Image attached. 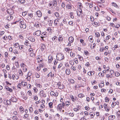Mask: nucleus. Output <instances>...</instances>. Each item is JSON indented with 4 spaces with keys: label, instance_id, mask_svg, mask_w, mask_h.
<instances>
[{
    "label": "nucleus",
    "instance_id": "obj_1",
    "mask_svg": "<svg viewBox=\"0 0 120 120\" xmlns=\"http://www.w3.org/2000/svg\"><path fill=\"white\" fill-rule=\"evenodd\" d=\"M18 21H19V24L20 25V26L21 28H23V29H25L26 28V24L24 23L23 19H20V20H18Z\"/></svg>",
    "mask_w": 120,
    "mask_h": 120
},
{
    "label": "nucleus",
    "instance_id": "obj_2",
    "mask_svg": "<svg viewBox=\"0 0 120 120\" xmlns=\"http://www.w3.org/2000/svg\"><path fill=\"white\" fill-rule=\"evenodd\" d=\"M56 57L57 60H61L64 59V55L61 54H57Z\"/></svg>",
    "mask_w": 120,
    "mask_h": 120
},
{
    "label": "nucleus",
    "instance_id": "obj_3",
    "mask_svg": "<svg viewBox=\"0 0 120 120\" xmlns=\"http://www.w3.org/2000/svg\"><path fill=\"white\" fill-rule=\"evenodd\" d=\"M62 106L61 104H59L57 106V110L61 112L62 108Z\"/></svg>",
    "mask_w": 120,
    "mask_h": 120
},
{
    "label": "nucleus",
    "instance_id": "obj_4",
    "mask_svg": "<svg viewBox=\"0 0 120 120\" xmlns=\"http://www.w3.org/2000/svg\"><path fill=\"white\" fill-rule=\"evenodd\" d=\"M41 34V32L40 30H37L36 31L35 33H34V35H36L37 36H39Z\"/></svg>",
    "mask_w": 120,
    "mask_h": 120
},
{
    "label": "nucleus",
    "instance_id": "obj_5",
    "mask_svg": "<svg viewBox=\"0 0 120 120\" xmlns=\"http://www.w3.org/2000/svg\"><path fill=\"white\" fill-rule=\"evenodd\" d=\"M11 101L13 102H16L17 101V99L15 97H12L11 98Z\"/></svg>",
    "mask_w": 120,
    "mask_h": 120
},
{
    "label": "nucleus",
    "instance_id": "obj_6",
    "mask_svg": "<svg viewBox=\"0 0 120 120\" xmlns=\"http://www.w3.org/2000/svg\"><path fill=\"white\" fill-rule=\"evenodd\" d=\"M36 14L38 17H41L42 15L41 12L40 11H38L36 12Z\"/></svg>",
    "mask_w": 120,
    "mask_h": 120
},
{
    "label": "nucleus",
    "instance_id": "obj_7",
    "mask_svg": "<svg viewBox=\"0 0 120 120\" xmlns=\"http://www.w3.org/2000/svg\"><path fill=\"white\" fill-rule=\"evenodd\" d=\"M5 88L7 91H9L10 92H12L13 91L12 89L8 87V86H6Z\"/></svg>",
    "mask_w": 120,
    "mask_h": 120
},
{
    "label": "nucleus",
    "instance_id": "obj_8",
    "mask_svg": "<svg viewBox=\"0 0 120 120\" xmlns=\"http://www.w3.org/2000/svg\"><path fill=\"white\" fill-rule=\"evenodd\" d=\"M68 40L70 42L72 43L74 41V38L73 37H70L69 38Z\"/></svg>",
    "mask_w": 120,
    "mask_h": 120
},
{
    "label": "nucleus",
    "instance_id": "obj_9",
    "mask_svg": "<svg viewBox=\"0 0 120 120\" xmlns=\"http://www.w3.org/2000/svg\"><path fill=\"white\" fill-rule=\"evenodd\" d=\"M19 78V76L16 75L15 76V75H13L12 76V79L13 80H14L15 79H18Z\"/></svg>",
    "mask_w": 120,
    "mask_h": 120
},
{
    "label": "nucleus",
    "instance_id": "obj_10",
    "mask_svg": "<svg viewBox=\"0 0 120 120\" xmlns=\"http://www.w3.org/2000/svg\"><path fill=\"white\" fill-rule=\"evenodd\" d=\"M59 21L58 19H56L54 21V24L55 26H57L58 23L59 22Z\"/></svg>",
    "mask_w": 120,
    "mask_h": 120
},
{
    "label": "nucleus",
    "instance_id": "obj_11",
    "mask_svg": "<svg viewBox=\"0 0 120 120\" xmlns=\"http://www.w3.org/2000/svg\"><path fill=\"white\" fill-rule=\"evenodd\" d=\"M58 40L60 42L63 41V38L61 35H60L58 38Z\"/></svg>",
    "mask_w": 120,
    "mask_h": 120
},
{
    "label": "nucleus",
    "instance_id": "obj_12",
    "mask_svg": "<svg viewBox=\"0 0 120 120\" xmlns=\"http://www.w3.org/2000/svg\"><path fill=\"white\" fill-rule=\"evenodd\" d=\"M46 47L45 45L44 44H41V50H43L44 49H45Z\"/></svg>",
    "mask_w": 120,
    "mask_h": 120
},
{
    "label": "nucleus",
    "instance_id": "obj_13",
    "mask_svg": "<svg viewBox=\"0 0 120 120\" xmlns=\"http://www.w3.org/2000/svg\"><path fill=\"white\" fill-rule=\"evenodd\" d=\"M12 19V17L11 15H9L8 17L6 18V19L8 21H10L11 19Z\"/></svg>",
    "mask_w": 120,
    "mask_h": 120
},
{
    "label": "nucleus",
    "instance_id": "obj_14",
    "mask_svg": "<svg viewBox=\"0 0 120 120\" xmlns=\"http://www.w3.org/2000/svg\"><path fill=\"white\" fill-rule=\"evenodd\" d=\"M53 5L54 6H56L57 4V1H53L52 2Z\"/></svg>",
    "mask_w": 120,
    "mask_h": 120
},
{
    "label": "nucleus",
    "instance_id": "obj_15",
    "mask_svg": "<svg viewBox=\"0 0 120 120\" xmlns=\"http://www.w3.org/2000/svg\"><path fill=\"white\" fill-rule=\"evenodd\" d=\"M71 72L70 69H67L66 70V73L67 75H69L70 73Z\"/></svg>",
    "mask_w": 120,
    "mask_h": 120
},
{
    "label": "nucleus",
    "instance_id": "obj_16",
    "mask_svg": "<svg viewBox=\"0 0 120 120\" xmlns=\"http://www.w3.org/2000/svg\"><path fill=\"white\" fill-rule=\"evenodd\" d=\"M27 67L25 65L24 66H23V67L22 68L23 70L24 71L26 72L27 71Z\"/></svg>",
    "mask_w": 120,
    "mask_h": 120
},
{
    "label": "nucleus",
    "instance_id": "obj_17",
    "mask_svg": "<svg viewBox=\"0 0 120 120\" xmlns=\"http://www.w3.org/2000/svg\"><path fill=\"white\" fill-rule=\"evenodd\" d=\"M53 103L52 102H50L49 103V107L50 108H52L53 106Z\"/></svg>",
    "mask_w": 120,
    "mask_h": 120
},
{
    "label": "nucleus",
    "instance_id": "obj_18",
    "mask_svg": "<svg viewBox=\"0 0 120 120\" xmlns=\"http://www.w3.org/2000/svg\"><path fill=\"white\" fill-rule=\"evenodd\" d=\"M80 42L82 44V45H86V44L85 43H84V40L82 39H81L80 40Z\"/></svg>",
    "mask_w": 120,
    "mask_h": 120
},
{
    "label": "nucleus",
    "instance_id": "obj_19",
    "mask_svg": "<svg viewBox=\"0 0 120 120\" xmlns=\"http://www.w3.org/2000/svg\"><path fill=\"white\" fill-rule=\"evenodd\" d=\"M19 74L21 76H22L23 75V73L21 69H19Z\"/></svg>",
    "mask_w": 120,
    "mask_h": 120
},
{
    "label": "nucleus",
    "instance_id": "obj_20",
    "mask_svg": "<svg viewBox=\"0 0 120 120\" xmlns=\"http://www.w3.org/2000/svg\"><path fill=\"white\" fill-rule=\"evenodd\" d=\"M78 96L79 98H82L83 97H84L85 96V95H84L83 94H79Z\"/></svg>",
    "mask_w": 120,
    "mask_h": 120
},
{
    "label": "nucleus",
    "instance_id": "obj_21",
    "mask_svg": "<svg viewBox=\"0 0 120 120\" xmlns=\"http://www.w3.org/2000/svg\"><path fill=\"white\" fill-rule=\"evenodd\" d=\"M15 66H16L17 68H19V65L18 62H15Z\"/></svg>",
    "mask_w": 120,
    "mask_h": 120
},
{
    "label": "nucleus",
    "instance_id": "obj_22",
    "mask_svg": "<svg viewBox=\"0 0 120 120\" xmlns=\"http://www.w3.org/2000/svg\"><path fill=\"white\" fill-rule=\"evenodd\" d=\"M117 103L116 102H113L112 104V107L113 108L116 105Z\"/></svg>",
    "mask_w": 120,
    "mask_h": 120
},
{
    "label": "nucleus",
    "instance_id": "obj_23",
    "mask_svg": "<svg viewBox=\"0 0 120 120\" xmlns=\"http://www.w3.org/2000/svg\"><path fill=\"white\" fill-rule=\"evenodd\" d=\"M30 41L32 42H34L35 41V39L33 37H31L29 38V39Z\"/></svg>",
    "mask_w": 120,
    "mask_h": 120
},
{
    "label": "nucleus",
    "instance_id": "obj_24",
    "mask_svg": "<svg viewBox=\"0 0 120 120\" xmlns=\"http://www.w3.org/2000/svg\"><path fill=\"white\" fill-rule=\"evenodd\" d=\"M93 24H94L95 26H98L100 25V24L99 23H98L96 22H94Z\"/></svg>",
    "mask_w": 120,
    "mask_h": 120
},
{
    "label": "nucleus",
    "instance_id": "obj_25",
    "mask_svg": "<svg viewBox=\"0 0 120 120\" xmlns=\"http://www.w3.org/2000/svg\"><path fill=\"white\" fill-rule=\"evenodd\" d=\"M104 84L103 83H101L99 85V87L101 88L102 87L104 86Z\"/></svg>",
    "mask_w": 120,
    "mask_h": 120
},
{
    "label": "nucleus",
    "instance_id": "obj_26",
    "mask_svg": "<svg viewBox=\"0 0 120 120\" xmlns=\"http://www.w3.org/2000/svg\"><path fill=\"white\" fill-rule=\"evenodd\" d=\"M58 38L56 36H54L53 38H52V40L53 41H54L55 40H56Z\"/></svg>",
    "mask_w": 120,
    "mask_h": 120
},
{
    "label": "nucleus",
    "instance_id": "obj_27",
    "mask_svg": "<svg viewBox=\"0 0 120 120\" xmlns=\"http://www.w3.org/2000/svg\"><path fill=\"white\" fill-rule=\"evenodd\" d=\"M72 5H70L69 4H67L66 6L67 8L69 9H71L72 8Z\"/></svg>",
    "mask_w": 120,
    "mask_h": 120
},
{
    "label": "nucleus",
    "instance_id": "obj_28",
    "mask_svg": "<svg viewBox=\"0 0 120 120\" xmlns=\"http://www.w3.org/2000/svg\"><path fill=\"white\" fill-rule=\"evenodd\" d=\"M22 96L23 99L24 100H26L27 99V97H26V95H25L24 94L22 95Z\"/></svg>",
    "mask_w": 120,
    "mask_h": 120
},
{
    "label": "nucleus",
    "instance_id": "obj_29",
    "mask_svg": "<svg viewBox=\"0 0 120 120\" xmlns=\"http://www.w3.org/2000/svg\"><path fill=\"white\" fill-rule=\"evenodd\" d=\"M112 5L114 7H116L117 8H118V6L117 5L116 3L113 2L112 3Z\"/></svg>",
    "mask_w": 120,
    "mask_h": 120
},
{
    "label": "nucleus",
    "instance_id": "obj_30",
    "mask_svg": "<svg viewBox=\"0 0 120 120\" xmlns=\"http://www.w3.org/2000/svg\"><path fill=\"white\" fill-rule=\"evenodd\" d=\"M65 104L66 106L67 107H68L69 105L70 104V102L68 101H67L66 102Z\"/></svg>",
    "mask_w": 120,
    "mask_h": 120
},
{
    "label": "nucleus",
    "instance_id": "obj_31",
    "mask_svg": "<svg viewBox=\"0 0 120 120\" xmlns=\"http://www.w3.org/2000/svg\"><path fill=\"white\" fill-rule=\"evenodd\" d=\"M79 12L80 14H79V12H78H78L77 13V15L79 16H80V15H82V11H79Z\"/></svg>",
    "mask_w": 120,
    "mask_h": 120
},
{
    "label": "nucleus",
    "instance_id": "obj_32",
    "mask_svg": "<svg viewBox=\"0 0 120 120\" xmlns=\"http://www.w3.org/2000/svg\"><path fill=\"white\" fill-rule=\"evenodd\" d=\"M55 16L57 18H58L59 17V13L58 12H55Z\"/></svg>",
    "mask_w": 120,
    "mask_h": 120
},
{
    "label": "nucleus",
    "instance_id": "obj_33",
    "mask_svg": "<svg viewBox=\"0 0 120 120\" xmlns=\"http://www.w3.org/2000/svg\"><path fill=\"white\" fill-rule=\"evenodd\" d=\"M36 77L37 78H38L40 77V75L37 73H36L35 74Z\"/></svg>",
    "mask_w": 120,
    "mask_h": 120
},
{
    "label": "nucleus",
    "instance_id": "obj_34",
    "mask_svg": "<svg viewBox=\"0 0 120 120\" xmlns=\"http://www.w3.org/2000/svg\"><path fill=\"white\" fill-rule=\"evenodd\" d=\"M19 0L21 4L25 3L26 2L25 0Z\"/></svg>",
    "mask_w": 120,
    "mask_h": 120
},
{
    "label": "nucleus",
    "instance_id": "obj_35",
    "mask_svg": "<svg viewBox=\"0 0 120 120\" xmlns=\"http://www.w3.org/2000/svg\"><path fill=\"white\" fill-rule=\"evenodd\" d=\"M14 46L15 48H17L19 46V45L18 43H16L14 45Z\"/></svg>",
    "mask_w": 120,
    "mask_h": 120
},
{
    "label": "nucleus",
    "instance_id": "obj_36",
    "mask_svg": "<svg viewBox=\"0 0 120 120\" xmlns=\"http://www.w3.org/2000/svg\"><path fill=\"white\" fill-rule=\"evenodd\" d=\"M6 105H11V102L9 100H7L6 101Z\"/></svg>",
    "mask_w": 120,
    "mask_h": 120
},
{
    "label": "nucleus",
    "instance_id": "obj_37",
    "mask_svg": "<svg viewBox=\"0 0 120 120\" xmlns=\"http://www.w3.org/2000/svg\"><path fill=\"white\" fill-rule=\"evenodd\" d=\"M12 119L14 120H18V119L16 116H13L12 117Z\"/></svg>",
    "mask_w": 120,
    "mask_h": 120
},
{
    "label": "nucleus",
    "instance_id": "obj_38",
    "mask_svg": "<svg viewBox=\"0 0 120 120\" xmlns=\"http://www.w3.org/2000/svg\"><path fill=\"white\" fill-rule=\"evenodd\" d=\"M70 48H66L65 49V50L66 52H69L70 50Z\"/></svg>",
    "mask_w": 120,
    "mask_h": 120
},
{
    "label": "nucleus",
    "instance_id": "obj_39",
    "mask_svg": "<svg viewBox=\"0 0 120 120\" xmlns=\"http://www.w3.org/2000/svg\"><path fill=\"white\" fill-rule=\"evenodd\" d=\"M104 107L105 109V110L106 111V109L108 108L107 105L106 104H104Z\"/></svg>",
    "mask_w": 120,
    "mask_h": 120
},
{
    "label": "nucleus",
    "instance_id": "obj_40",
    "mask_svg": "<svg viewBox=\"0 0 120 120\" xmlns=\"http://www.w3.org/2000/svg\"><path fill=\"white\" fill-rule=\"evenodd\" d=\"M21 83H22L23 84V85L24 86H26L27 85V82H24L23 81H22L21 82Z\"/></svg>",
    "mask_w": 120,
    "mask_h": 120
},
{
    "label": "nucleus",
    "instance_id": "obj_41",
    "mask_svg": "<svg viewBox=\"0 0 120 120\" xmlns=\"http://www.w3.org/2000/svg\"><path fill=\"white\" fill-rule=\"evenodd\" d=\"M89 114L91 116L92 118H93L94 117V116L95 115V114L93 112H90Z\"/></svg>",
    "mask_w": 120,
    "mask_h": 120
},
{
    "label": "nucleus",
    "instance_id": "obj_42",
    "mask_svg": "<svg viewBox=\"0 0 120 120\" xmlns=\"http://www.w3.org/2000/svg\"><path fill=\"white\" fill-rule=\"evenodd\" d=\"M70 98L72 101L73 102H74L75 101V100L74 96L72 95L71 96H70Z\"/></svg>",
    "mask_w": 120,
    "mask_h": 120
},
{
    "label": "nucleus",
    "instance_id": "obj_43",
    "mask_svg": "<svg viewBox=\"0 0 120 120\" xmlns=\"http://www.w3.org/2000/svg\"><path fill=\"white\" fill-rule=\"evenodd\" d=\"M30 56H31L34 57L35 56V54L33 52L31 53L30 54Z\"/></svg>",
    "mask_w": 120,
    "mask_h": 120
},
{
    "label": "nucleus",
    "instance_id": "obj_44",
    "mask_svg": "<svg viewBox=\"0 0 120 120\" xmlns=\"http://www.w3.org/2000/svg\"><path fill=\"white\" fill-rule=\"evenodd\" d=\"M70 55L71 57H73L75 56V54H74L73 52H71L70 53Z\"/></svg>",
    "mask_w": 120,
    "mask_h": 120
},
{
    "label": "nucleus",
    "instance_id": "obj_45",
    "mask_svg": "<svg viewBox=\"0 0 120 120\" xmlns=\"http://www.w3.org/2000/svg\"><path fill=\"white\" fill-rule=\"evenodd\" d=\"M25 44L26 46H28V44H29L28 41L27 40H26L25 42Z\"/></svg>",
    "mask_w": 120,
    "mask_h": 120
},
{
    "label": "nucleus",
    "instance_id": "obj_46",
    "mask_svg": "<svg viewBox=\"0 0 120 120\" xmlns=\"http://www.w3.org/2000/svg\"><path fill=\"white\" fill-rule=\"evenodd\" d=\"M50 95L51 96H54V94H55V93L53 92V91H52L50 93Z\"/></svg>",
    "mask_w": 120,
    "mask_h": 120
},
{
    "label": "nucleus",
    "instance_id": "obj_47",
    "mask_svg": "<svg viewBox=\"0 0 120 120\" xmlns=\"http://www.w3.org/2000/svg\"><path fill=\"white\" fill-rule=\"evenodd\" d=\"M29 110L30 112H32L33 111V109L32 107H30L29 108Z\"/></svg>",
    "mask_w": 120,
    "mask_h": 120
},
{
    "label": "nucleus",
    "instance_id": "obj_48",
    "mask_svg": "<svg viewBox=\"0 0 120 120\" xmlns=\"http://www.w3.org/2000/svg\"><path fill=\"white\" fill-rule=\"evenodd\" d=\"M29 94V95L31 96L32 95V94L30 90H29L27 92Z\"/></svg>",
    "mask_w": 120,
    "mask_h": 120
},
{
    "label": "nucleus",
    "instance_id": "obj_49",
    "mask_svg": "<svg viewBox=\"0 0 120 120\" xmlns=\"http://www.w3.org/2000/svg\"><path fill=\"white\" fill-rule=\"evenodd\" d=\"M34 99L35 101H37L38 100V98L37 96H35L34 97Z\"/></svg>",
    "mask_w": 120,
    "mask_h": 120
},
{
    "label": "nucleus",
    "instance_id": "obj_50",
    "mask_svg": "<svg viewBox=\"0 0 120 120\" xmlns=\"http://www.w3.org/2000/svg\"><path fill=\"white\" fill-rule=\"evenodd\" d=\"M65 6V3L64 2H62V3L61 6L62 8H64Z\"/></svg>",
    "mask_w": 120,
    "mask_h": 120
},
{
    "label": "nucleus",
    "instance_id": "obj_51",
    "mask_svg": "<svg viewBox=\"0 0 120 120\" xmlns=\"http://www.w3.org/2000/svg\"><path fill=\"white\" fill-rule=\"evenodd\" d=\"M105 50V48H101L100 49V51L101 52H103Z\"/></svg>",
    "mask_w": 120,
    "mask_h": 120
},
{
    "label": "nucleus",
    "instance_id": "obj_52",
    "mask_svg": "<svg viewBox=\"0 0 120 120\" xmlns=\"http://www.w3.org/2000/svg\"><path fill=\"white\" fill-rule=\"evenodd\" d=\"M13 51V52L15 54H18V52L16 50H14Z\"/></svg>",
    "mask_w": 120,
    "mask_h": 120
},
{
    "label": "nucleus",
    "instance_id": "obj_53",
    "mask_svg": "<svg viewBox=\"0 0 120 120\" xmlns=\"http://www.w3.org/2000/svg\"><path fill=\"white\" fill-rule=\"evenodd\" d=\"M58 63V61L57 60H55L54 62V64L55 65H56Z\"/></svg>",
    "mask_w": 120,
    "mask_h": 120
},
{
    "label": "nucleus",
    "instance_id": "obj_54",
    "mask_svg": "<svg viewBox=\"0 0 120 120\" xmlns=\"http://www.w3.org/2000/svg\"><path fill=\"white\" fill-rule=\"evenodd\" d=\"M29 52L31 53H33L34 52V51L32 50V49L31 48H30L29 49Z\"/></svg>",
    "mask_w": 120,
    "mask_h": 120
},
{
    "label": "nucleus",
    "instance_id": "obj_55",
    "mask_svg": "<svg viewBox=\"0 0 120 120\" xmlns=\"http://www.w3.org/2000/svg\"><path fill=\"white\" fill-rule=\"evenodd\" d=\"M28 16H30V17L32 18L33 16V14L32 13H29L28 14Z\"/></svg>",
    "mask_w": 120,
    "mask_h": 120
},
{
    "label": "nucleus",
    "instance_id": "obj_56",
    "mask_svg": "<svg viewBox=\"0 0 120 120\" xmlns=\"http://www.w3.org/2000/svg\"><path fill=\"white\" fill-rule=\"evenodd\" d=\"M115 75L116 76H118L120 75V74L118 72H116L115 73Z\"/></svg>",
    "mask_w": 120,
    "mask_h": 120
},
{
    "label": "nucleus",
    "instance_id": "obj_57",
    "mask_svg": "<svg viewBox=\"0 0 120 120\" xmlns=\"http://www.w3.org/2000/svg\"><path fill=\"white\" fill-rule=\"evenodd\" d=\"M68 24L70 25H71L72 26H73V22L72 21H70L68 22Z\"/></svg>",
    "mask_w": 120,
    "mask_h": 120
},
{
    "label": "nucleus",
    "instance_id": "obj_58",
    "mask_svg": "<svg viewBox=\"0 0 120 120\" xmlns=\"http://www.w3.org/2000/svg\"><path fill=\"white\" fill-rule=\"evenodd\" d=\"M95 34L96 37H99L100 34L99 33H95Z\"/></svg>",
    "mask_w": 120,
    "mask_h": 120
},
{
    "label": "nucleus",
    "instance_id": "obj_59",
    "mask_svg": "<svg viewBox=\"0 0 120 120\" xmlns=\"http://www.w3.org/2000/svg\"><path fill=\"white\" fill-rule=\"evenodd\" d=\"M92 71H91L88 72V75L89 76H91L92 75Z\"/></svg>",
    "mask_w": 120,
    "mask_h": 120
},
{
    "label": "nucleus",
    "instance_id": "obj_60",
    "mask_svg": "<svg viewBox=\"0 0 120 120\" xmlns=\"http://www.w3.org/2000/svg\"><path fill=\"white\" fill-rule=\"evenodd\" d=\"M85 66L87 67L89 66L90 65V63L88 62H87L85 65Z\"/></svg>",
    "mask_w": 120,
    "mask_h": 120
},
{
    "label": "nucleus",
    "instance_id": "obj_61",
    "mask_svg": "<svg viewBox=\"0 0 120 120\" xmlns=\"http://www.w3.org/2000/svg\"><path fill=\"white\" fill-rule=\"evenodd\" d=\"M90 19L91 21L92 22H93V21L94 20V18L93 17V16H92L90 17Z\"/></svg>",
    "mask_w": 120,
    "mask_h": 120
},
{
    "label": "nucleus",
    "instance_id": "obj_62",
    "mask_svg": "<svg viewBox=\"0 0 120 120\" xmlns=\"http://www.w3.org/2000/svg\"><path fill=\"white\" fill-rule=\"evenodd\" d=\"M84 54L86 55H87L89 54V52L88 51H84Z\"/></svg>",
    "mask_w": 120,
    "mask_h": 120
},
{
    "label": "nucleus",
    "instance_id": "obj_63",
    "mask_svg": "<svg viewBox=\"0 0 120 120\" xmlns=\"http://www.w3.org/2000/svg\"><path fill=\"white\" fill-rule=\"evenodd\" d=\"M68 115L69 116L72 117L74 115L73 113H70L68 114Z\"/></svg>",
    "mask_w": 120,
    "mask_h": 120
},
{
    "label": "nucleus",
    "instance_id": "obj_64",
    "mask_svg": "<svg viewBox=\"0 0 120 120\" xmlns=\"http://www.w3.org/2000/svg\"><path fill=\"white\" fill-rule=\"evenodd\" d=\"M27 12H24L22 13V15L23 16H25L27 14Z\"/></svg>",
    "mask_w": 120,
    "mask_h": 120
}]
</instances>
